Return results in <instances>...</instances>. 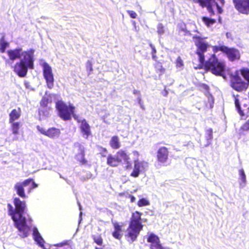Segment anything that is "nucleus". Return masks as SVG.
<instances>
[{
	"label": "nucleus",
	"instance_id": "f257e3e1",
	"mask_svg": "<svg viewBox=\"0 0 249 249\" xmlns=\"http://www.w3.org/2000/svg\"><path fill=\"white\" fill-rule=\"evenodd\" d=\"M193 40L196 47V53L198 56V64L194 66L195 69H204L206 71H210L216 76H223L225 70L224 62L218 60L214 53L211 55L210 57L205 61L204 53H206L210 47L208 42L206 40V37L195 35L192 37Z\"/></svg>",
	"mask_w": 249,
	"mask_h": 249
},
{
	"label": "nucleus",
	"instance_id": "f03ea898",
	"mask_svg": "<svg viewBox=\"0 0 249 249\" xmlns=\"http://www.w3.org/2000/svg\"><path fill=\"white\" fill-rule=\"evenodd\" d=\"M13 202L15 209L10 203L7 204L8 214L11 216L14 221L15 226L19 232V235L23 238L27 237L29 227L27 225L25 217L23 216L26 207V203L24 201H21L18 197L14 198Z\"/></svg>",
	"mask_w": 249,
	"mask_h": 249
},
{
	"label": "nucleus",
	"instance_id": "7ed1b4c3",
	"mask_svg": "<svg viewBox=\"0 0 249 249\" xmlns=\"http://www.w3.org/2000/svg\"><path fill=\"white\" fill-rule=\"evenodd\" d=\"M34 53L35 50L33 49L23 51V57L13 66V71L19 77H25L28 69H34Z\"/></svg>",
	"mask_w": 249,
	"mask_h": 249
},
{
	"label": "nucleus",
	"instance_id": "20e7f679",
	"mask_svg": "<svg viewBox=\"0 0 249 249\" xmlns=\"http://www.w3.org/2000/svg\"><path fill=\"white\" fill-rule=\"evenodd\" d=\"M142 213L137 211L132 213L126 234V237L129 238L131 242L137 240L140 231L142 230Z\"/></svg>",
	"mask_w": 249,
	"mask_h": 249
},
{
	"label": "nucleus",
	"instance_id": "39448f33",
	"mask_svg": "<svg viewBox=\"0 0 249 249\" xmlns=\"http://www.w3.org/2000/svg\"><path fill=\"white\" fill-rule=\"evenodd\" d=\"M121 163L125 164L126 169L131 168L129 156L124 150L121 149L117 151L115 157L109 154L107 157V163L110 166L116 167Z\"/></svg>",
	"mask_w": 249,
	"mask_h": 249
},
{
	"label": "nucleus",
	"instance_id": "423d86ee",
	"mask_svg": "<svg viewBox=\"0 0 249 249\" xmlns=\"http://www.w3.org/2000/svg\"><path fill=\"white\" fill-rule=\"evenodd\" d=\"M55 107L58 115L64 121L70 120L72 114L75 112V107L73 105H67L62 101L56 102Z\"/></svg>",
	"mask_w": 249,
	"mask_h": 249
},
{
	"label": "nucleus",
	"instance_id": "0eeeda50",
	"mask_svg": "<svg viewBox=\"0 0 249 249\" xmlns=\"http://www.w3.org/2000/svg\"><path fill=\"white\" fill-rule=\"evenodd\" d=\"M28 186L29 187L27 188V192L30 193L33 189L38 187V185L33 178H29L22 182L16 183L14 188L19 196L22 198H26L27 196L25 193V188Z\"/></svg>",
	"mask_w": 249,
	"mask_h": 249
},
{
	"label": "nucleus",
	"instance_id": "6e6552de",
	"mask_svg": "<svg viewBox=\"0 0 249 249\" xmlns=\"http://www.w3.org/2000/svg\"><path fill=\"white\" fill-rule=\"evenodd\" d=\"M212 48L214 53H217L220 51L225 54L231 61H234L240 58V53L239 50L234 48H229L224 45H219L213 46Z\"/></svg>",
	"mask_w": 249,
	"mask_h": 249
},
{
	"label": "nucleus",
	"instance_id": "1a4fd4ad",
	"mask_svg": "<svg viewBox=\"0 0 249 249\" xmlns=\"http://www.w3.org/2000/svg\"><path fill=\"white\" fill-rule=\"evenodd\" d=\"M230 86L237 92H242L248 89L249 82L244 81L239 76L238 72H236L230 76Z\"/></svg>",
	"mask_w": 249,
	"mask_h": 249
},
{
	"label": "nucleus",
	"instance_id": "9d476101",
	"mask_svg": "<svg viewBox=\"0 0 249 249\" xmlns=\"http://www.w3.org/2000/svg\"><path fill=\"white\" fill-rule=\"evenodd\" d=\"M193 1L198 3L203 8L206 7L210 16L215 15L214 11L215 7L216 8L217 13L219 14H221L223 12L222 8L218 5L215 0H193Z\"/></svg>",
	"mask_w": 249,
	"mask_h": 249
},
{
	"label": "nucleus",
	"instance_id": "9b49d317",
	"mask_svg": "<svg viewBox=\"0 0 249 249\" xmlns=\"http://www.w3.org/2000/svg\"><path fill=\"white\" fill-rule=\"evenodd\" d=\"M43 75L48 88L51 89L54 86V77L51 67L46 62L42 64Z\"/></svg>",
	"mask_w": 249,
	"mask_h": 249
},
{
	"label": "nucleus",
	"instance_id": "f8f14e48",
	"mask_svg": "<svg viewBox=\"0 0 249 249\" xmlns=\"http://www.w3.org/2000/svg\"><path fill=\"white\" fill-rule=\"evenodd\" d=\"M235 9L240 14L249 15V0H232Z\"/></svg>",
	"mask_w": 249,
	"mask_h": 249
},
{
	"label": "nucleus",
	"instance_id": "ddd939ff",
	"mask_svg": "<svg viewBox=\"0 0 249 249\" xmlns=\"http://www.w3.org/2000/svg\"><path fill=\"white\" fill-rule=\"evenodd\" d=\"M234 103L236 109L242 117H248L249 116V102L245 101L242 104V106L240 105L239 100L237 97H235Z\"/></svg>",
	"mask_w": 249,
	"mask_h": 249
},
{
	"label": "nucleus",
	"instance_id": "4468645a",
	"mask_svg": "<svg viewBox=\"0 0 249 249\" xmlns=\"http://www.w3.org/2000/svg\"><path fill=\"white\" fill-rule=\"evenodd\" d=\"M147 241L150 243V249H169L168 248L163 247L160 243V238L153 233H150L148 235Z\"/></svg>",
	"mask_w": 249,
	"mask_h": 249
},
{
	"label": "nucleus",
	"instance_id": "2eb2a0df",
	"mask_svg": "<svg viewBox=\"0 0 249 249\" xmlns=\"http://www.w3.org/2000/svg\"><path fill=\"white\" fill-rule=\"evenodd\" d=\"M134 168L130 176L134 178H137L141 172L145 170L148 166V163L144 161H140L137 159L134 160Z\"/></svg>",
	"mask_w": 249,
	"mask_h": 249
},
{
	"label": "nucleus",
	"instance_id": "dca6fc26",
	"mask_svg": "<svg viewBox=\"0 0 249 249\" xmlns=\"http://www.w3.org/2000/svg\"><path fill=\"white\" fill-rule=\"evenodd\" d=\"M169 151L166 146L160 147L156 152L157 161L160 163L166 162L169 159Z\"/></svg>",
	"mask_w": 249,
	"mask_h": 249
},
{
	"label": "nucleus",
	"instance_id": "f3484780",
	"mask_svg": "<svg viewBox=\"0 0 249 249\" xmlns=\"http://www.w3.org/2000/svg\"><path fill=\"white\" fill-rule=\"evenodd\" d=\"M38 131L42 134L50 138L54 139L57 138L60 134V131L58 128L51 127L46 130L45 128L37 125L36 127Z\"/></svg>",
	"mask_w": 249,
	"mask_h": 249
},
{
	"label": "nucleus",
	"instance_id": "a211bd4d",
	"mask_svg": "<svg viewBox=\"0 0 249 249\" xmlns=\"http://www.w3.org/2000/svg\"><path fill=\"white\" fill-rule=\"evenodd\" d=\"M22 49L21 48H17L14 49H10L6 51L7 56L9 60L12 62L23 57Z\"/></svg>",
	"mask_w": 249,
	"mask_h": 249
},
{
	"label": "nucleus",
	"instance_id": "6ab92c4d",
	"mask_svg": "<svg viewBox=\"0 0 249 249\" xmlns=\"http://www.w3.org/2000/svg\"><path fill=\"white\" fill-rule=\"evenodd\" d=\"M80 129L83 136L85 138L88 139L91 135L90 125L85 119L81 120Z\"/></svg>",
	"mask_w": 249,
	"mask_h": 249
},
{
	"label": "nucleus",
	"instance_id": "aec40b11",
	"mask_svg": "<svg viewBox=\"0 0 249 249\" xmlns=\"http://www.w3.org/2000/svg\"><path fill=\"white\" fill-rule=\"evenodd\" d=\"M114 231L112 233L113 237L119 240H120L123 237L122 225H120L118 222L113 223Z\"/></svg>",
	"mask_w": 249,
	"mask_h": 249
},
{
	"label": "nucleus",
	"instance_id": "412c9836",
	"mask_svg": "<svg viewBox=\"0 0 249 249\" xmlns=\"http://www.w3.org/2000/svg\"><path fill=\"white\" fill-rule=\"evenodd\" d=\"M21 115V109L19 107L13 109L9 113V123H13L15 120L18 119Z\"/></svg>",
	"mask_w": 249,
	"mask_h": 249
},
{
	"label": "nucleus",
	"instance_id": "4be33fe9",
	"mask_svg": "<svg viewBox=\"0 0 249 249\" xmlns=\"http://www.w3.org/2000/svg\"><path fill=\"white\" fill-rule=\"evenodd\" d=\"M109 145L113 149H118L121 147V143L118 136L115 135L111 138Z\"/></svg>",
	"mask_w": 249,
	"mask_h": 249
},
{
	"label": "nucleus",
	"instance_id": "5701e85b",
	"mask_svg": "<svg viewBox=\"0 0 249 249\" xmlns=\"http://www.w3.org/2000/svg\"><path fill=\"white\" fill-rule=\"evenodd\" d=\"M154 67L156 73H157L159 76L163 74L165 72V69L163 68L161 63L160 61H157L154 64Z\"/></svg>",
	"mask_w": 249,
	"mask_h": 249
},
{
	"label": "nucleus",
	"instance_id": "b1692460",
	"mask_svg": "<svg viewBox=\"0 0 249 249\" xmlns=\"http://www.w3.org/2000/svg\"><path fill=\"white\" fill-rule=\"evenodd\" d=\"M201 20L203 23L207 27H209L216 22V20L214 18H211L206 16H203Z\"/></svg>",
	"mask_w": 249,
	"mask_h": 249
},
{
	"label": "nucleus",
	"instance_id": "393cba45",
	"mask_svg": "<svg viewBox=\"0 0 249 249\" xmlns=\"http://www.w3.org/2000/svg\"><path fill=\"white\" fill-rule=\"evenodd\" d=\"M9 43L5 40L4 36H3L0 38V52L3 53L5 52L6 48L9 47Z\"/></svg>",
	"mask_w": 249,
	"mask_h": 249
},
{
	"label": "nucleus",
	"instance_id": "a878e982",
	"mask_svg": "<svg viewBox=\"0 0 249 249\" xmlns=\"http://www.w3.org/2000/svg\"><path fill=\"white\" fill-rule=\"evenodd\" d=\"M76 160L82 165L86 164L88 162L87 160L85 158V153H77L75 155Z\"/></svg>",
	"mask_w": 249,
	"mask_h": 249
},
{
	"label": "nucleus",
	"instance_id": "bb28decb",
	"mask_svg": "<svg viewBox=\"0 0 249 249\" xmlns=\"http://www.w3.org/2000/svg\"><path fill=\"white\" fill-rule=\"evenodd\" d=\"M34 238L35 240L40 246L44 245V241L41 236L40 233L38 231H34L33 233Z\"/></svg>",
	"mask_w": 249,
	"mask_h": 249
},
{
	"label": "nucleus",
	"instance_id": "cd10ccee",
	"mask_svg": "<svg viewBox=\"0 0 249 249\" xmlns=\"http://www.w3.org/2000/svg\"><path fill=\"white\" fill-rule=\"evenodd\" d=\"M212 128H209L205 131V139L207 142V145H209L213 138Z\"/></svg>",
	"mask_w": 249,
	"mask_h": 249
},
{
	"label": "nucleus",
	"instance_id": "c85d7f7f",
	"mask_svg": "<svg viewBox=\"0 0 249 249\" xmlns=\"http://www.w3.org/2000/svg\"><path fill=\"white\" fill-rule=\"evenodd\" d=\"M11 124V130L14 135H17L19 133L20 128V123L19 122L10 123Z\"/></svg>",
	"mask_w": 249,
	"mask_h": 249
},
{
	"label": "nucleus",
	"instance_id": "c756f323",
	"mask_svg": "<svg viewBox=\"0 0 249 249\" xmlns=\"http://www.w3.org/2000/svg\"><path fill=\"white\" fill-rule=\"evenodd\" d=\"M92 238L94 240V242L96 243L98 245L102 246L103 243V240L100 234L99 235H93Z\"/></svg>",
	"mask_w": 249,
	"mask_h": 249
},
{
	"label": "nucleus",
	"instance_id": "7c9ffc66",
	"mask_svg": "<svg viewBox=\"0 0 249 249\" xmlns=\"http://www.w3.org/2000/svg\"><path fill=\"white\" fill-rule=\"evenodd\" d=\"M149 204V201L145 198H142L140 199L137 202V205L140 207L148 206Z\"/></svg>",
	"mask_w": 249,
	"mask_h": 249
},
{
	"label": "nucleus",
	"instance_id": "2f4dec72",
	"mask_svg": "<svg viewBox=\"0 0 249 249\" xmlns=\"http://www.w3.org/2000/svg\"><path fill=\"white\" fill-rule=\"evenodd\" d=\"M214 98L213 96L211 94L208 96V101L206 104V106L210 108H213V107Z\"/></svg>",
	"mask_w": 249,
	"mask_h": 249
},
{
	"label": "nucleus",
	"instance_id": "473e14b6",
	"mask_svg": "<svg viewBox=\"0 0 249 249\" xmlns=\"http://www.w3.org/2000/svg\"><path fill=\"white\" fill-rule=\"evenodd\" d=\"M241 132L248 131L249 130V119L245 122L240 128Z\"/></svg>",
	"mask_w": 249,
	"mask_h": 249
},
{
	"label": "nucleus",
	"instance_id": "72a5a7b5",
	"mask_svg": "<svg viewBox=\"0 0 249 249\" xmlns=\"http://www.w3.org/2000/svg\"><path fill=\"white\" fill-rule=\"evenodd\" d=\"M240 179L242 181V183L243 184H245L246 183V177L244 171L243 169H241L239 171Z\"/></svg>",
	"mask_w": 249,
	"mask_h": 249
},
{
	"label": "nucleus",
	"instance_id": "f704fd0d",
	"mask_svg": "<svg viewBox=\"0 0 249 249\" xmlns=\"http://www.w3.org/2000/svg\"><path fill=\"white\" fill-rule=\"evenodd\" d=\"M86 68L87 71L88 72V74H90L93 71L92 63L90 61H87L86 62Z\"/></svg>",
	"mask_w": 249,
	"mask_h": 249
},
{
	"label": "nucleus",
	"instance_id": "c9c22d12",
	"mask_svg": "<svg viewBox=\"0 0 249 249\" xmlns=\"http://www.w3.org/2000/svg\"><path fill=\"white\" fill-rule=\"evenodd\" d=\"M176 66L177 68L182 67L184 65L183 60L180 56H178L175 61Z\"/></svg>",
	"mask_w": 249,
	"mask_h": 249
},
{
	"label": "nucleus",
	"instance_id": "e433bc0d",
	"mask_svg": "<svg viewBox=\"0 0 249 249\" xmlns=\"http://www.w3.org/2000/svg\"><path fill=\"white\" fill-rule=\"evenodd\" d=\"M49 99L46 97H43L40 102V105L42 107H47Z\"/></svg>",
	"mask_w": 249,
	"mask_h": 249
},
{
	"label": "nucleus",
	"instance_id": "4c0bfd02",
	"mask_svg": "<svg viewBox=\"0 0 249 249\" xmlns=\"http://www.w3.org/2000/svg\"><path fill=\"white\" fill-rule=\"evenodd\" d=\"M75 146L78 148V153H85V149L84 147L80 143H77L75 144Z\"/></svg>",
	"mask_w": 249,
	"mask_h": 249
},
{
	"label": "nucleus",
	"instance_id": "58836bf2",
	"mask_svg": "<svg viewBox=\"0 0 249 249\" xmlns=\"http://www.w3.org/2000/svg\"><path fill=\"white\" fill-rule=\"evenodd\" d=\"M157 32L159 35H162L164 32V27L161 23H160L157 26Z\"/></svg>",
	"mask_w": 249,
	"mask_h": 249
},
{
	"label": "nucleus",
	"instance_id": "ea45409f",
	"mask_svg": "<svg viewBox=\"0 0 249 249\" xmlns=\"http://www.w3.org/2000/svg\"><path fill=\"white\" fill-rule=\"evenodd\" d=\"M71 243V240H65L62 242L57 243L55 245L56 247H62L65 245H70Z\"/></svg>",
	"mask_w": 249,
	"mask_h": 249
},
{
	"label": "nucleus",
	"instance_id": "a19ab883",
	"mask_svg": "<svg viewBox=\"0 0 249 249\" xmlns=\"http://www.w3.org/2000/svg\"><path fill=\"white\" fill-rule=\"evenodd\" d=\"M198 88L201 90H205L208 91L209 90V86L206 84H201L198 85Z\"/></svg>",
	"mask_w": 249,
	"mask_h": 249
},
{
	"label": "nucleus",
	"instance_id": "79ce46f5",
	"mask_svg": "<svg viewBox=\"0 0 249 249\" xmlns=\"http://www.w3.org/2000/svg\"><path fill=\"white\" fill-rule=\"evenodd\" d=\"M127 13L129 14L130 18H136L137 17V13L132 10H127Z\"/></svg>",
	"mask_w": 249,
	"mask_h": 249
},
{
	"label": "nucleus",
	"instance_id": "37998d69",
	"mask_svg": "<svg viewBox=\"0 0 249 249\" xmlns=\"http://www.w3.org/2000/svg\"><path fill=\"white\" fill-rule=\"evenodd\" d=\"M100 154L102 157H105L106 156V153H107V150L106 148L100 147Z\"/></svg>",
	"mask_w": 249,
	"mask_h": 249
},
{
	"label": "nucleus",
	"instance_id": "c03bdc74",
	"mask_svg": "<svg viewBox=\"0 0 249 249\" xmlns=\"http://www.w3.org/2000/svg\"><path fill=\"white\" fill-rule=\"evenodd\" d=\"M71 116H72L73 117V118L75 120H76L78 123L81 124V120H80L79 119V117L78 115H76L74 112L73 113V114H72Z\"/></svg>",
	"mask_w": 249,
	"mask_h": 249
},
{
	"label": "nucleus",
	"instance_id": "a18cd8bd",
	"mask_svg": "<svg viewBox=\"0 0 249 249\" xmlns=\"http://www.w3.org/2000/svg\"><path fill=\"white\" fill-rule=\"evenodd\" d=\"M128 197L130 199V202L133 203L135 201L136 198L132 195H128Z\"/></svg>",
	"mask_w": 249,
	"mask_h": 249
},
{
	"label": "nucleus",
	"instance_id": "49530a36",
	"mask_svg": "<svg viewBox=\"0 0 249 249\" xmlns=\"http://www.w3.org/2000/svg\"><path fill=\"white\" fill-rule=\"evenodd\" d=\"M150 46L152 48V54H155L156 53V50L155 48V47L152 45V44H150Z\"/></svg>",
	"mask_w": 249,
	"mask_h": 249
},
{
	"label": "nucleus",
	"instance_id": "de8ad7c7",
	"mask_svg": "<svg viewBox=\"0 0 249 249\" xmlns=\"http://www.w3.org/2000/svg\"><path fill=\"white\" fill-rule=\"evenodd\" d=\"M133 154L136 156H139L140 155L139 152L137 151H133Z\"/></svg>",
	"mask_w": 249,
	"mask_h": 249
},
{
	"label": "nucleus",
	"instance_id": "09e8293b",
	"mask_svg": "<svg viewBox=\"0 0 249 249\" xmlns=\"http://www.w3.org/2000/svg\"><path fill=\"white\" fill-rule=\"evenodd\" d=\"M152 58L153 59L155 60V61H157V56L156 55V53L155 54H152Z\"/></svg>",
	"mask_w": 249,
	"mask_h": 249
},
{
	"label": "nucleus",
	"instance_id": "8fccbe9b",
	"mask_svg": "<svg viewBox=\"0 0 249 249\" xmlns=\"http://www.w3.org/2000/svg\"><path fill=\"white\" fill-rule=\"evenodd\" d=\"M138 103L139 104H141V103H142V99H141V97H139L138 98Z\"/></svg>",
	"mask_w": 249,
	"mask_h": 249
},
{
	"label": "nucleus",
	"instance_id": "3c124183",
	"mask_svg": "<svg viewBox=\"0 0 249 249\" xmlns=\"http://www.w3.org/2000/svg\"><path fill=\"white\" fill-rule=\"evenodd\" d=\"M141 108L142 109H144V107L143 106V103H141V104H140Z\"/></svg>",
	"mask_w": 249,
	"mask_h": 249
},
{
	"label": "nucleus",
	"instance_id": "603ef678",
	"mask_svg": "<svg viewBox=\"0 0 249 249\" xmlns=\"http://www.w3.org/2000/svg\"><path fill=\"white\" fill-rule=\"evenodd\" d=\"M218 19H219V21L220 22L221 17L220 16H219V17H218Z\"/></svg>",
	"mask_w": 249,
	"mask_h": 249
},
{
	"label": "nucleus",
	"instance_id": "864d4df0",
	"mask_svg": "<svg viewBox=\"0 0 249 249\" xmlns=\"http://www.w3.org/2000/svg\"><path fill=\"white\" fill-rule=\"evenodd\" d=\"M95 249H103L102 248H98V247H95Z\"/></svg>",
	"mask_w": 249,
	"mask_h": 249
},
{
	"label": "nucleus",
	"instance_id": "5fc2aeb1",
	"mask_svg": "<svg viewBox=\"0 0 249 249\" xmlns=\"http://www.w3.org/2000/svg\"><path fill=\"white\" fill-rule=\"evenodd\" d=\"M41 111H42V110H39V114L40 115H41Z\"/></svg>",
	"mask_w": 249,
	"mask_h": 249
}]
</instances>
